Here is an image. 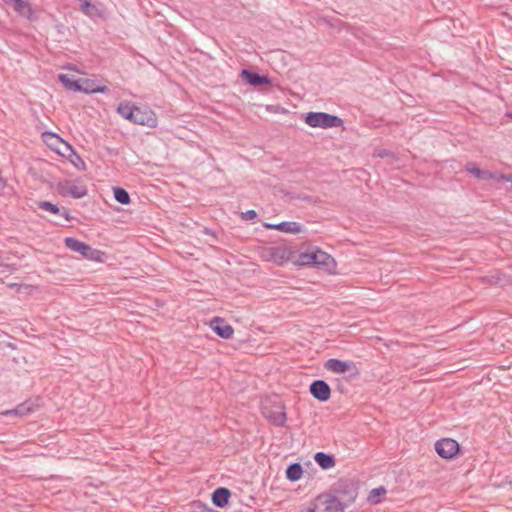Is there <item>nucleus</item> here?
Segmentation results:
<instances>
[{
	"label": "nucleus",
	"instance_id": "nucleus-14",
	"mask_svg": "<svg viewBox=\"0 0 512 512\" xmlns=\"http://www.w3.org/2000/svg\"><path fill=\"white\" fill-rule=\"evenodd\" d=\"M230 497L231 492L228 488L219 487L213 491L211 499L216 507L223 508L228 504Z\"/></svg>",
	"mask_w": 512,
	"mask_h": 512
},
{
	"label": "nucleus",
	"instance_id": "nucleus-37",
	"mask_svg": "<svg viewBox=\"0 0 512 512\" xmlns=\"http://www.w3.org/2000/svg\"><path fill=\"white\" fill-rule=\"evenodd\" d=\"M503 178L507 181H510L511 182V188H512V175H508V176H503Z\"/></svg>",
	"mask_w": 512,
	"mask_h": 512
},
{
	"label": "nucleus",
	"instance_id": "nucleus-38",
	"mask_svg": "<svg viewBox=\"0 0 512 512\" xmlns=\"http://www.w3.org/2000/svg\"><path fill=\"white\" fill-rule=\"evenodd\" d=\"M509 117H512V113L508 114Z\"/></svg>",
	"mask_w": 512,
	"mask_h": 512
},
{
	"label": "nucleus",
	"instance_id": "nucleus-7",
	"mask_svg": "<svg viewBox=\"0 0 512 512\" xmlns=\"http://www.w3.org/2000/svg\"><path fill=\"white\" fill-rule=\"evenodd\" d=\"M435 450L444 459H452L459 452V444L451 438H443L435 443Z\"/></svg>",
	"mask_w": 512,
	"mask_h": 512
},
{
	"label": "nucleus",
	"instance_id": "nucleus-12",
	"mask_svg": "<svg viewBox=\"0 0 512 512\" xmlns=\"http://www.w3.org/2000/svg\"><path fill=\"white\" fill-rule=\"evenodd\" d=\"M5 3L12 2L14 10L22 17L35 21L37 16L31 4L27 0H3Z\"/></svg>",
	"mask_w": 512,
	"mask_h": 512
},
{
	"label": "nucleus",
	"instance_id": "nucleus-11",
	"mask_svg": "<svg viewBox=\"0 0 512 512\" xmlns=\"http://www.w3.org/2000/svg\"><path fill=\"white\" fill-rule=\"evenodd\" d=\"M212 330L223 339H230L234 334V329L223 318L214 317L210 321Z\"/></svg>",
	"mask_w": 512,
	"mask_h": 512
},
{
	"label": "nucleus",
	"instance_id": "nucleus-28",
	"mask_svg": "<svg viewBox=\"0 0 512 512\" xmlns=\"http://www.w3.org/2000/svg\"><path fill=\"white\" fill-rule=\"evenodd\" d=\"M321 21L323 23H325L326 25H328L329 27L336 28L338 30H341L347 26V24L345 22H343L340 19H336V18L322 17Z\"/></svg>",
	"mask_w": 512,
	"mask_h": 512
},
{
	"label": "nucleus",
	"instance_id": "nucleus-31",
	"mask_svg": "<svg viewBox=\"0 0 512 512\" xmlns=\"http://www.w3.org/2000/svg\"><path fill=\"white\" fill-rule=\"evenodd\" d=\"M257 217V213L255 210H247L246 212L242 213V219L244 220H253Z\"/></svg>",
	"mask_w": 512,
	"mask_h": 512
},
{
	"label": "nucleus",
	"instance_id": "nucleus-18",
	"mask_svg": "<svg viewBox=\"0 0 512 512\" xmlns=\"http://www.w3.org/2000/svg\"><path fill=\"white\" fill-rule=\"evenodd\" d=\"M80 1V6H81V10L84 14H86L87 16L89 17H103L104 15V12L98 8V6L92 2H90V0H79Z\"/></svg>",
	"mask_w": 512,
	"mask_h": 512
},
{
	"label": "nucleus",
	"instance_id": "nucleus-9",
	"mask_svg": "<svg viewBox=\"0 0 512 512\" xmlns=\"http://www.w3.org/2000/svg\"><path fill=\"white\" fill-rule=\"evenodd\" d=\"M134 119V124L148 126L151 128H154L157 125V117L155 113L148 107L137 106Z\"/></svg>",
	"mask_w": 512,
	"mask_h": 512
},
{
	"label": "nucleus",
	"instance_id": "nucleus-6",
	"mask_svg": "<svg viewBox=\"0 0 512 512\" xmlns=\"http://www.w3.org/2000/svg\"><path fill=\"white\" fill-rule=\"evenodd\" d=\"M262 414L276 426H283L287 419L285 407L281 402L275 403L271 406L264 404L262 406Z\"/></svg>",
	"mask_w": 512,
	"mask_h": 512
},
{
	"label": "nucleus",
	"instance_id": "nucleus-32",
	"mask_svg": "<svg viewBox=\"0 0 512 512\" xmlns=\"http://www.w3.org/2000/svg\"><path fill=\"white\" fill-rule=\"evenodd\" d=\"M52 137L56 138L58 141H60L61 143H63L66 148L73 154H75L73 148L71 147L70 144H68L67 142H65L64 140H62L61 138H59L56 134H51Z\"/></svg>",
	"mask_w": 512,
	"mask_h": 512
},
{
	"label": "nucleus",
	"instance_id": "nucleus-17",
	"mask_svg": "<svg viewBox=\"0 0 512 512\" xmlns=\"http://www.w3.org/2000/svg\"><path fill=\"white\" fill-rule=\"evenodd\" d=\"M136 108L137 106L131 105L129 102H122L117 107V113L124 119L134 124Z\"/></svg>",
	"mask_w": 512,
	"mask_h": 512
},
{
	"label": "nucleus",
	"instance_id": "nucleus-3",
	"mask_svg": "<svg viewBox=\"0 0 512 512\" xmlns=\"http://www.w3.org/2000/svg\"><path fill=\"white\" fill-rule=\"evenodd\" d=\"M64 243L65 246L69 248L71 251L79 253L87 260L95 262H104L105 260V252L95 249L88 245L87 243L82 242L76 238L67 237L65 238Z\"/></svg>",
	"mask_w": 512,
	"mask_h": 512
},
{
	"label": "nucleus",
	"instance_id": "nucleus-30",
	"mask_svg": "<svg viewBox=\"0 0 512 512\" xmlns=\"http://www.w3.org/2000/svg\"><path fill=\"white\" fill-rule=\"evenodd\" d=\"M38 207L53 214H59L61 212V209L56 204L49 201L39 202Z\"/></svg>",
	"mask_w": 512,
	"mask_h": 512
},
{
	"label": "nucleus",
	"instance_id": "nucleus-36",
	"mask_svg": "<svg viewBox=\"0 0 512 512\" xmlns=\"http://www.w3.org/2000/svg\"><path fill=\"white\" fill-rule=\"evenodd\" d=\"M378 155H379L380 157H384V156H387V155H388V152H387L386 150H383V151L379 152V153H378Z\"/></svg>",
	"mask_w": 512,
	"mask_h": 512
},
{
	"label": "nucleus",
	"instance_id": "nucleus-33",
	"mask_svg": "<svg viewBox=\"0 0 512 512\" xmlns=\"http://www.w3.org/2000/svg\"><path fill=\"white\" fill-rule=\"evenodd\" d=\"M59 214H61L67 221L71 220L70 213L67 209L63 208Z\"/></svg>",
	"mask_w": 512,
	"mask_h": 512
},
{
	"label": "nucleus",
	"instance_id": "nucleus-13",
	"mask_svg": "<svg viewBox=\"0 0 512 512\" xmlns=\"http://www.w3.org/2000/svg\"><path fill=\"white\" fill-rule=\"evenodd\" d=\"M241 78L254 87L269 84L271 82L268 76L260 75L248 69H243L241 71Z\"/></svg>",
	"mask_w": 512,
	"mask_h": 512
},
{
	"label": "nucleus",
	"instance_id": "nucleus-35",
	"mask_svg": "<svg viewBox=\"0 0 512 512\" xmlns=\"http://www.w3.org/2000/svg\"><path fill=\"white\" fill-rule=\"evenodd\" d=\"M264 226H265L266 228H268V229H274V230H275V226H276V224H268V223H266Z\"/></svg>",
	"mask_w": 512,
	"mask_h": 512
},
{
	"label": "nucleus",
	"instance_id": "nucleus-4",
	"mask_svg": "<svg viewBox=\"0 0 512 512\" xmlns=\"http://www.w3.org/2000/svg\"><path fill=\"white\" fill-rule=\"evenodd\" d=\"M330 493L341 500L343 508L345 509L347 506L354 503L357 497V486L350 479H339L332 486V492Z\"/></svg>",
	"mask_w": 512,
	"mask_h": 512
},
{
	"label": "nucleus",
	"instance_id": "nucleus-23",
	"mask_svg": "<svg viewBox=\"0 0 512 512\" xmlns=\"http://www.w3.org/2000/svg\"><path fill=\"white\" fill-rule=\"evenodd\" d=\"M80 87L82 88L80 92L84 93H104L108 90L106 86H94V82L89 79H81Z\"/></svg>",
	"mask_w": 512,
	"mask_h": 512
},
{
	"label": "nucleus",
	"instance_id": "nucleus-22",
	"mask_svg": "<svg viewBox=\"0 0 512 512\" xmlns=\"http://www.w3.org/2000/svg\"><path fill=\"white\" fill-rule=\"evenodd\" d=\"M275 230H279L281 232L298 234L302 231V227L297 222L284 221L279 224H276Z\"/></svg>",
	"mask_w": 512,
	"mask_h": 512
},
{
	"label": "nucleus",
	"instance_id": "nucleus-2",
	"mask_svg": "<svg viewBox=\"0 0 512 512\" xmlns=\"http://www.w3.org/2000/svg\"><path fill=\"white\" fill-rule=\"evenodd\" d=\"M299 512H344L343 503L331 493H322Z\"/></svg>",
	"mask_w": 512,
	"mask_h": 512
},
{
	"label": "nucleus",
	"instance_id": "nucleus-1",
	"mask_svg": "<svg viewBox=\"0 0 512 512\" xmlns=\"http://www.w3.org/2000/svg\"><path fill=\"white\" fill-rule=\"evenodd\" d=\"M296 263L302 266H315L328 273H334L337 266L334 258L321 250L301 253Z\"/></svg>",
	"mask_w": 512,
	"mask_h": 512
},
{
	"label": "nucleus",
	"instance_id": "nucleus-5",
	"mask_svg": "<svg viewBox=\"0 0 512 512\" xmlns=\"http://www.w3.org/2000/svg\"><path fill=\"white\" fill-rule=\"evenodd\" d=\"M305 122L310 127L322 129L343 125V120L340 117L325 112H308L305 116Z\"/></svg>",
	"mask_w": 512,
	"mask_h": 512
},
{
	"label": "nucleus",
	"instance_id": "nucleus-29",
	"mask_svg": "<svg viewBox=\"0 0 512 512\" xmlns=\"http://www.w3.org/2000/svg\"><path fill=\"white\" fill-rule=\"evenodd\" d=\"M384 494H386V489L384 487L381 486L378 488H374L369 493L368 501L373 504H377L380 502L379 497Z\"/></svg>",
	"mask_w": 512,
	"mask_h": 512
},
{
	"label": "nucleus",
	"instance_id": "nucleus-15",
	"mask_svg": "<svg viewBox=\"0 0 512 512\" xmlns=\"http://www.w3.org/2000/svg\"><path fill=\"white\" fill-rule=\"evenodd\" d=\"M265 257L267 260L275 264L281 265L288 260L286 251L280 247H268L265 250Z\"/></svg>",
	"mask_w": 512,
	"mask_h": 512
},
{
	"label": "nucleus",
	"instance_id": "nucleus-21",
	"mask_svg": "<svg viewBox=\"0 0 512 512\" xmlns=\"http://www.w3.org/2000/svg\"><path fill=\"white\" fill-rule=\"evenodd\" d=\"M59 81L68 89L74 92L81 91L80 83L81 79H73V77L67 74H60L58 76Z\"/></svg>",
	"mask_w": 512,
	"mask_h": 512
},
{
	"label": "nucleus",
	"instance_id": "nucleus-16",
	"mask_svg": "<svg viewBox=\"0 0 512 512\" xmlns=\"http://www.w3.org/2000/svg\"><path fill=\"white\" fill-rule=\"evenodd\" d=\"M352 366L351 362H345L336 358H332L326 361L324 367L334 373H345Z\"/></svg>",
	"mask_w": 512,
	"mask_h": 512
},
{
	"label": "nucleus",
	"instance_id": "nucleus-24",
	"mask_svg": "<svg viewBox=\"0 0 512 512\" xmlns=\"http://www.w3.org/2000/svg\"><path fill=\"white\" fill-rule=\"evenodd\" d=\"M302 474L303 468L299 463H292L286 469V478L292 482L299 480Z\"/></svg>",
	"mask_w": 512,
	"mask_h": 512
},
{
	"label": "nucleus",
	"instance_id": "nucleus-20",
	"mask_svg": "<svg viewBox=\"0 0 512 512\" xmlns=\"http://www.w3.org/2000/svg\"><path fill=\"white\" fill-rule=\"evenodd\" d=\"M33 410V403L31 401H25L19 404L16 408L3 412V415L25 416L32 412Z\"/></svg>",
	"mask_w": 512,
	"mask_h": 512
},
{
	"label": "nucleus",
	"instance_id": "nucleus-34",
	"mask_svg": "<svg viewBox=\"0 0 512 512\" xmlns=\"http://www.w3.org/2000/svg\"><path fill=\"white\" fill-rule=\"evenodd\" d=\"M6 186V181L0 176V190L4 189Z\"/></svg>",
	"mask_w": 512,
	"mask_h": 512
},
{
	"label": "nucleus",
	"instance_id": "nucleus-10",
	"mask_svg": "<svg viewBox=\"0 0 512 512\" xmlns=\"http://www.w3.org/2000/svg\"><path fill=\"white\" fill-rule=\"evenodd\" d=\"M309 391L311 395L321 401L326 402L331 396V388L324 380H315L310 384Z\"/></svg>",
	"mask_w": 512,
	"mask_h": 512
},
{
	"label": "nucleus",
	"instance_id": "nucleus-19",
	"mask_svg": "<svg viewBox=\"0 0 512 512\" xmlns=\"http://www.w3.org/2000/svg\"><path fill=\"white\" fill-rule=\"evenodd\" d=\"M314 460L324 470L330 469L336 464L334 456L324 452H317L314 456Z\"/></svg>",
	"mask_w": 512,
	"mask_h": 512
},
{
	"label": "nucleus",
	"instance_id": "nucleus-25",
	"mask_svg": "<svg viewBox=\"0 0 512 512\" xmlns=\"http://www.w3.org/2000/svg\"><path fill=\"white\" fill-rule=\"evenodd\" d=\"M466 171L473 174L476 178L481 179V180H488V179L492 178L491 172H489L487 170H481L480 168L475 166V164H473V163H468L466 165Z\"/></svg>",
	"mask_w": 512,
	"mask_h": 512
},
{
	"label": "nucleus",
	"instance_id": "nucleus-27",
	"mask_svg": "<svg viewBox=\"0 0 512 512\" xmlns=\"http://www.w3.org/2000/svg\"><path fill=\"white\" fill-rule=\"evenodd\" d=\"M114 198L120 204H129L130 203V195L129 193L121 187L114 188Z\"/></svg>",
	"mask_w": 512,
	"mask_h": 512
},
{
	"label": "nucleus",
	"instance_id": "nucleus-26",
	"mask_svg": "<svg viewBox=\"0 0 512 512\" xmlns=\"http://www.w3.org/2000/svg\"><path fill=\"white\" fill-rule=\"evenodd\" d=\"M281 193H283L285 196H289L291 200H301V201H305V202H308V203H312V204H316L319 202V200L317 198H314L310 195H306V194H295V193H291L289 191H286L284 189H281Z\"/></svg>",
	"mask_w": 512,
	"mask_h": 512
},
{
	"label": "nucleus",
	"instance_id": "nucleus-8",
	"mask_svg": "<svg viewBox=\"0 0 512 512\" xmlns=\"http://www.w3.org/2000/svg\"><path fill=\"white\" fill-rule=\"evenodd\" d=\"M58 191L61 195H69L75 199L84 197L87 194V188L83 184H75L69 181L58 184Z\"/></svg>",
	"mask_w": 512,
	"mask_h": 512
}]
</instances>
